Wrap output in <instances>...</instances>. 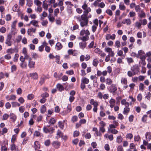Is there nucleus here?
I'll return each mask as SVG.
<instances>
[{
	"instance_id": "f257e3e1",
	"label": "nucleus",
	"mask_w": 151,
	"mask_h": 151,
	"mask_svg": "<svg viewBox=\"0 0 151 151\" xmlns=\"http://www.w3.org/2000/svg\"><path fill=\"white\" fill-rule=\"evenodd\" d=\"M91 17V14L86 16L84 14H83L81 16L76 17V18L80 22L81 26L83 27L87 25L88 22V19Z\"/></svg>"
},
{
	"instance_id": "f03ea898",
	"label": "nucleus",
	"mask_w": 151,
	"mask_h": 151,
	"mask_svg": "<svg viewBox=\"0 0 151 151\" xmlns=\"http://www.w3.org/2000/svg\"><path fill=\"white\" fill-rule=\"evenodd\" d=\"M54 130L53 127H50V125L44 126L43 128V132L46 133L52 134Z\"/></svg>"
},
{
	"instance_id": "7ed1b4c3",
	"label": "nucleus",
	"mask_w": 151,
	"mask_h": 151,
	"mask_svg": "<svg viewBox=\"0 0 151 151\" xmlns=\"http://www.w3.org/2000/svg\"><path fill=\"white\" fill-rule=\"evenodd\" d=\"M12 34L9 33L7 34V38L5 41V44L8 46H10L12 45V42L11 40Z\"/></svg>"
},
{
	"instance_id": "20e7f679",
	"label": "nucleus",
	"mask_w": 151,
	"mask_h": 151,
	"mask_svg": "<svg viewBox=\"0 0 151 151\" xmlns=\"http://www.w3.org/2000/svg\"><path fill=\"white\" fill-rule=\"evenodd\" d=\"M137 57L139 58L140 59H145L146 55L143 50H140L138 51Z\"/></svg>"
},
{
	"instance_id": "39448f33",
	"label": "nucleus",
	"mask_w": 151,
	"mask_h": 151,
	"mask_svg": "<svg viewBox=\"0 0 151 151\" xmlns=\"http://www.w3.org/2000/svg\"><path fill=\"white\" fill-rule=\"evenodd\" d=\"M104 51L108 53H109L108 55H110L111 57H113L114 55V51H113L112 49L110 47H106L104 49Z\"/></svg>"
},
{
	"instance_id": "423d86ee",
	"label": "nucleus",
	"mask_w": 151,
	"mask_h": 151,
	"mask_svg": "<svg viewBox=\"0 0 151 151\" xmlns=\"http://www.w3.org/2000/svg\"><path fill=\"white\" fill-rule=\"evenodd\" d=\"M131 71L134 73V75L138 73L139 72V68L137 65H135L131 68Z\"/></svg>"
},
{
	"instance_id": "0eeeda50",
	"label": "nucleus",
	"mask_w": 151,
	"mask_h": 151,
	"mask_svg": "<svg viewBox=\"0 0 151 151\" xmlns=\"http://www.w3.org/2000/svg\"><path fill=\"white\" fill-rule=\"evenodd\" d=\"M10 149L12 151H20L21 148H20L18 146H17L14 143H11L10 145Z\"/></svg>"
},
{
	"instance_id": "6e6552de",
	"label": "nucleus",
	"mask_w": 151,
	"mask_h": 151,
	"mask_svg": "<svg viewBox=\"0 0 151 151\" xmlns=\"http://www.w3.org/2000/svg\"><path fill=\"white\" fill-rule=\"evenodd\" d=\"M31 24L35 27H39V26L38 24V22L35 19H33L28 24V25L29 26Z\"/></svg>"
},
{
	"instance_id": "1a4fd4ad",
	"label": "nucleus",
	"mask_w": 151,
	"mask_h": 151,
	"mask_svg": "<svg viewBox=\"0 0 151 151\" xmlns=\"http://www.w3.org/2000/svg\"><path fill=\"white\" fill-rule=\"evenodd\" d=\"M116 35L114 34L112 35L110 34H107L106 35L105 39L107 40H109L110 39L114 40L115 39Z\"/></svg>"
},
{
	"instance_id": "9d476101",
	"label": "nucleus",
	"mask_w": 151,
	"mask_h": 151,
	"mask_svg": "<svg viewBox=\"0 0 151 151\" xmlns=\"http://www.w3.org/2000/svg\"><path fill=\"white\" fill-rule=\"evenodd\" d=\"M36 31V28H34L32 27L29 28L27 30V33L28 35L32 36V35L33 32L35 33Z\"/></svg>"
},
{
	"instance_id": "9b49d317",
	"label": "nucleus",
	"mask_w": 151,
	"mask_h": 151,
	"mask_svg": "<svg viewBox=\"0 0 151 151\" xmlns=\"http://www.w3.org/2000/svg\"><path fill=\"white\" fill-rule=\"evenodd\" d=\"M52 145L55 149H58L60 147V143L58 141H54L52 143Z\"/></svg>"
},
{
	"instance_id": "f8f14e48",
	"label": "nucleus",
	"mask_w": 151,
	"mask_h": 151,
	"mask_svg": "<svg viewBox=\"0 0 151 151\" xmlns=\"http://www.w3.org/2000/svg\"><path fill=\"white\" fill-rule=\"evenodd\" d=\"M5 98L7 101L10 100H14L16 99V96L15 95H12L10 96L7 95L6 96Z\"/></svg>"
},
{
	"instance_id": "ddd939ff",
	"label": "nucleus",
	"mask_w": 151,
	"mask_h": 151,
	"mask_svg": "<svg viewBox=\"0 0 151 151\" xmlns=\"http://www.w3.org/2000/svg\"><path fill=\"white\" fill-rule=\"evenodd\" d=\"M40 145L38 141H36L35 142L33 147L35 150H37L40 148Z\"/></svg>"
},
{
	"instance_id": "4468645a",
	"label": "nucleus",
	"mask_w": 151,
	"mask_h": 151,
	"mask_svg": "<svg viewBox=\"0 0 151 151\" xmlns=\"http://www.w3.org/2000/svg\"><path fill=\"white\" fill-rule=\"evenodd\" d=\"M117 90V87L115 85L112 84L110 87V91L111 92L114 93Z\"/></svg>"
},
{
	"instance_id": "2eb2a0df",
	"label": "nucleus",
	"mask_w": 151,
	"mask_h": 151,
	"mask_svg": "<svg viewBox=\"0 0 151 151\" xmlns=\"http://www.w3.org/2000/svg\"><path fill=\"white\" fill-rule=\"evenodd\" d=\"M87 43L86 42H82L79 43L80 47L83 50L86 46Z\"/></svg>"
},
{
	"instance_id": "dca6fc26",
	"label": "nucleus",
	"mask_w": 151,
	"mask_h": 151,
	"mask_svg": "<svg viewBox=\"0 0 151 151\" xmlns=\"http://www.w3.org/2000/svg\"><path fill=\"white\" fill-rule=\"evenodd\" d=\"M121 103L122 105H124L125 107H128L129 105V103L125 99L122 100Z\"/></svg>"
},
{
	"instance_id": "f3484780",
	"label": "nucleus",
	"mask_w": 151,
	"mask_h": 151,
	"mask_svg": "<svg viewBox=\"0 0 151 151\" xmlns=\"http://www.w3.org/2000/svg\"><path fill=\"white\" fill-rule=\"evenodd\" d=\"M35 64V62L32 60H30L29 61L28 66L29 68H34V65Z\"/></svg>"
},
{
	"instance_id": "a211bd4d",
	"label": "nucleus",
	"mask_w": 151,
	"mask_h": 151,
	"mask_svg": "<svg viewBox=\"0 0 151 151\" xmlns=\"http://www.w3.org/2000/svg\"><path fill=\"white\" fill-rule=\"evenodd\" d=\"M124 24H126L127 25H129L131 23V21L129 19H124L122 22Z\"/></svg>"
},
{
	"instance_id": "6ab92c4d",
	"label": "nucleus",
	"mask_w": 151,
	"mask_h": 151,
	"mask_svg": "<svg viewBox=\"0 0 151 151\" xmlns=\"http://www.w3.org/2000/svg\"><path fill=\"white\" fill-rule=\"evenodd\" d=\"M145 136L146 140L147 141H150L151 139V134L150 132H147L145 134Z\"/></svg>"
},
{
	"instance_id": "aec40b11",
	"label": "nucleus",
	"mask_w": 151,
	"mask_h": 151,
	"mask_svg": "<svg viewBox=\"0 0 151 151\" xmlns=\"http://www.w3.org/2000/svg\"><path fill=\"white\" fill-rule=\"evenodd\" d=\"M138 16L141 18H144L146 16V14L143 10H141L140 12L138 13Z\"/></svg>"
},
{
	"instance_id": "412c9836",
	"label": "nucleus",
	"mask_w": 151,
	"mask_h": 151,
	"mask_svg": "<svg viewBox=\"0 0 151 151\" xmlns=\"http://www.w3.org/2000/svg\"><path fill=\"white\" fill-rule=\"evenodd\" d=\"M56 88L59 91H62L64 90L63 86L60 83H58L57 85Z\"/></svg>"
},
{
	"instance_id": "4be33fe9",
	"label": "nucleus",
	"mask_w": 151,
	"mask_h": 151,
	"mask_svg": "<svg viewBox=\"0 0 151 151\" xmlns=\"http://www.w3.org/2000/svg\"><path fill=\"white\" fill-rule=\"evenodd\" d=\"M65 120H63V122L59 121L58 122V126L60 127V129H63L64 126L65 124Z\"/></svg>"
},
{
	"instance_id": "5701e85b",
	"label": "nucleus",
	"mask_w": 151,
	"mask_h": 151,
	"mask_svg": "<svg viewBox=\"0 0 151 151\" xmlns=\"http://www.w3.org/2000/svg\"><path fill=\"white\" fill-rule=\"evenodd\" d=\"M29 75L30 77H32L34 79H36L38 78V74L36 72L30 73Z\"/></svg>"
},
{
	"instance_id": "b1692460",
	"label": "nucleus",
	"mask_w": 151,
	"mask_h": 151,
	"mask_svg": "<svg viewBox=\"0 0 151 151\" xmlns=\"http://www.w3.org/2000/svg\"><path fill=\"white\" fill-rule=\"evenodd\" d=\"M104 137L106 139L108 138L111 141L113 139V136L112 134L109 135L106 134L104 135Z\"/></svg>"
},
{
	"instance_id": "393cba45",
	"label": "nucleus",
	"mask_w": 151,
	"mask_h": 151,
	"mask_svg": "<svg viewBox=\"0 0 151 151\" xmlns=\"http://www.w3.org/2000/svg\"><path fill=\"white\" fill-rule=\"evenodd\" d=\"M83 14L86 15H89L90 14H88V13L91 11V9L90 7H87L85 9H84Z\"/></svg>"
},
{
	"instance_id": "a878e982",
	"label": "nucleus",
	"mask_w": 151,
	"mask_h": 151,
	"mask_svg": "<svg viewBox=\"0 0 151 151\" xmlns=\"http://www.w3.org/2000/svg\"><path fill=\"white\" fill-rule=\"evenodd\" d=\"M83 14L86 15H89L90 14H88V13L91 11V9L90 7H87L85 9H84Z\"/></svg>"
},
{
	"instance_id": "bb28decb",
	"label": "nucleus",
	"mask_w": 151,
	"mask_h": 151,
	"mask_svg": "<svg viewBox=\"0 0 151 151\" xmlns=\"http://www.w3.org/2000/svg\"><path fill=\"white\" fill-rule=\"evenodd\" d=\"M89 36L88 35H85L83 37H81L79 38L80 40L82 41V42H86L89 39Z\"/></svg>"
},
{
	"instance_id": "cd10ccee",
	"label": "nucleus",
	"mask_w": 151,
	"mask_h": 151,
	"mask_svg": "<svg viewBox=\"0 0 151 151\" xmlns=\"http://www.w3.org/2000/svg\"><path fill=\"white\" fill-rule=\"evenodd\" d=\"M130 111V108L128 107H125L124 109L123 114L127 115Z\"/></svg>"
},
{
	"instance_id": "c85d7f7f",
	"label": "nucleus",
	"mask_w": 151,
	"mask_h": 151,
	"mask_svg": "<svg viewBox=\"0 0 151 151\" xmlns=\"http://www.w3.org/2000/svg\"><path fill=\"white\" fill-rule=\"evenodd\" d=\"M62 47V45L61 43L59 42L57 43L55 45V48L58 50H60Z\"/></svg>"
},
{
	"instance_id": "c756f323",
	"label": "nucleus",
	"mask_w": 151,
	"mask_h": 151,
	"mask_svg": "<svg viewBox=\"0 0 151 151\" xmlns=\"http://www.w3.org/2000/svg\"><path fill=\"white\" fill-rule=\"evenodd\" d=\"M81 82L85 84H87L89 82V80L86 77H83L81 79Z\"/></svg>"
},
{
	"instance_id": "7c9ffc66",
	"label": "nucleus",
	"mask_w": 151,
	"mask_h": 151,
	"mask_svg": "<svg viewBox=\"0 0 151 151\" xmlns=\"http://www.w3.org/2000/svg\"><path fill=\"white\" fill-rule=\"evenodd\" d=\"M106 83L107 85H110L113 83V81L110 78H108L106 79Z\"/></svg>"
},
{
	"instance_id": "2f4dec72",
	"label": "nucleus",
	"mask_w": 151,
	"mask_h": 151,
	"mask_svg": "<svg viewBox=\"0 0 151 151\" xmlns=\"http://www.w3.org/2000/svg\"><path fill=\"white\" fill-rule=\"evenodd\" d=\"M48 17L49 21L51 23H52L54 22L55 18L52 15L49 14Z\"/></svg>"
},
{
	"instance_id": "473e14b6",
	"label": "nucleus",
	"mask_w": 151,
	"mask_h": 151,
	"mask_svg": "<svg viewBox=\"0 0 151 151\" xmlns=\"http://www.w3.org/2000/svg\"><path fill=\"white\" fill-rule=\"evenodd\" d=\"M119 8L121 10H124L126 9V7L124 4L122 2H121L119 4Z\"/></svg>"
},
{
	"instance_id": "72a5a7b5",
	"label": "nucleus",
	"mask_w": 151,
	"mask_h": 151,
	"mask_svg": "<svg viewBox=\"0 0 151 151\" xmlns=\"http://www.w3.org/2000/svg\"><path fill=\"white\" fill-rule=\"evenodd\" d=\"M10 119L12 120V121L14 122L16 119L17 117L14 114L12 113L10 114Z\"/></svg>"
},
{
	"instance_id": "f704fd0d",
	"label": "nucleus",
	"mask_w": 151,
	"mask_h": 151,
	"mask_svg": "<svg viewBox=\"0 0 151 151\" xmlns=\"http://www.w3.org/2000/svg\"><path fill=\"white\" fill-rule=\"evenodd\" d=\"M121 83L123 85H126L127 83V79L125 78H122L121 79Z\"/></svg>"
},
{
	"instance_id": "c9c22d12",
	"label": "nucleus",
	"mask_w": 151,
	"mask_h": 151,
	"mask_svg": "<svg viewBox=\"0 0 151 151\" xmlns=\"http://www.w3.org/2000/svg\"><path fill=\"white\" fill-rule=\"evenodd\" d=\"M40 19L41 20H42L44 19V18L47 17V13L45 12H43L41 14H40Z\"/></svg>"
},
{
	"instance_id": "e433bc0d",
	"label": "nucleus",
	"mask_w": 151,
	"mask_h": 151,
	"mask_svg": "<svg viewBox=\"0 0 151 151\" xmlns=\"http://www.w3.org/2000/svg\"><path fill=\"white\" fill-rule=\"evenodd\" d=\"M20 66L22 68H26L27 67V63L26 62H21L20 63Z\"/></svg>"
},
{
	"instance_id": "4c0bfd02",
	"label": "nucleus",
	"mask_w": 151,
	"mask_h": 151,
	"mask_svg": "<svg viewBox=\"0 0 151 151\" xmlns=\"http://www.w3.org/2000/svg\"><path fill=\"white\" fill-rule=\"evenodd\" d=\"M46 78V76L44 77H41L40 79V81H39V83L41 85H42L45 82V79Z\"/></svg>"
},
{
	"instance_id": "58836bf2",
	"label": "nucleus",
	"mask_w": 151,
	"mask_h": 151,
	"mask_svg": "<svg viewBox=\"0 0 151 151\" xmlns=\"http://www.w3.org/2000/svg\"><path fill=\"white\" fill-rule=\"evenodd\" d=\"M108 132L114 134H116L118 132V131L116 129H109V128H108Z\"/></svg>"
},
{
	"instance_id": "ea45409f",
	"label": "nucleus",
	"mask_w": 151,
	"mask_h": 151,
	"mask_svg": "<svg viewBox=\"0 0 151 151\" xmlns=\"http://www.w3.org/2000/svg\"><path fill=\"white\" fill-rule=\"evenodd\" d=\"M17 135L16 134H14L12 136V138L11 139V143H15Z\"/></svg>"
},
{
	"instance_id": "a19ab883",
	"label": "nucleus",
	"mask_w": 151,
	"mask_h": 151,
	"mask_svg": "<svg viewBox=\"0 0 151 151\" xmlns=\"http://www.w3.org/2000/svg\"><path fill=\"white\" fill-rule=\"evenodd\" d=\"M26 5L29 7H31L33 4V2L32 0H26Z\"/></svg>"
},
{
	"instance_id": "79ce46f5",
	"label": "nucleus",
	"mask_w": 151,
	"mask_h": 151,
	"mask_svg": "<svg viewBox=\"0 0 151 151\" xmlns=\"http://www.w3.org/2000/svg\"><path fill=\"white\" fill-rule=\"evenodd\" d=\"M12 107H15L17 106H19L20 105L17 102H13L11 103Z\"/></svg>"
},
{
	"instance_id": "37998d69",
	"label": "nucleus",
	"mask_w": 151,
	"mask_h": 151,
	"mask_svg": "<svg viewBox=\"0 0 151 151\" xmlns=\"http://www.w3.org/2000/svg\"><path fill=\"white\" fill-rule=\"evenodd\" d=\"M65 4L67 6L68 8H71L72 7L73 5L71 3L70 1H66L65 2Z\"/></svg>"
},
{
	"instance_id": "c03bdc74",
	"label": "nucleus",
	"mask_w": 151,
	"mask_h": 151,
	"mask_svg": "<svg viewBox=\"0 0 151 151\" xmlns=\"http://www.w3.org/2000/svg\"><path fill=\"white\" fill-rule=\"evenodd\" d=\"M145 88L144 84L142 83H140L139 85V90L142 91H143Z\"/></svg>"
},
{
	"instance_id": "a18cd8bd",
	"label": "nucleus",
	"mask_w": 151,
	"mask_h": 151,
	"mask_svg": "<svg viewBox=\"0 0 151 151\" xmlns=\"http://www.w3.org/2000/svg\"><path fill=\"white\" fill-rule=\"evenodd\" d=\"M99 63L98 59H95L93 60V65L94 66H97Z\"/></svg>"
},
{
	"instance_id": "49530a36",
	"label": "nucleus",
	"mask_w": 151,
	"mask_h": 151,
	"mask_svg": "<svg viewBox=\"0 0 151 151\" xmlns=\"http://www.w3.org/2000/svg\"><path fill=\"white\" fill-rule=\"evenodd\" d=\"M6 52L10 54H12L14 53L15 52V50L14 49H12V48H9L8 49L6 50Z\"/></svg>"
},
{
	"instance_id": "de8ad7c7",
	"label": "nucleus",
	"mask_w": 151,
	"mask_h": 151,
	"mask_svg": "<svg viewBox=\"0 0 151 151\" xmlns=\"http://www.w3.org/2000/svg\"><path fill=\"white\" fill-rule=\"evenodd\" d=\"M46 111V108L45 106L42 105L40 109L41 112L42 113H44Z\"/></svg>"
},
{
	"instance_id": "09e8293b",
	"label": "nucleus",
	"mask_w": 151,
	"mask_h": 151,
	"mask_svg": "<svg viewBox=\"0 0 151 151\" xmlns=\"http://www.w3.org/2000/svg\"><path fill=\"white\" fill-rule=\"evenodd\" d=\"M17 66L15 65H12L11 67V72L12 73H13L17 70Z\"/></svg>"
},
{
	"instance_id": "8fccbe9b",
	"label": "nucleus",
	"mask_w": 151,
	"mask_h": 151,
	"mask_svg": "<svg viewBox=\"0 0 151 151\" xmlns=\"http://www.w3.org/2000/svg\"><path fill=\"white\" fill-rule=\"evenodd\" d=\"M34 3L38 6H40L42 4V2L39 0H34Z\"/></svg>"
},
{
	"instance_id": "3c124183",
	"label": "nucleus",
	"mask_w": 151,
	"mask_h": 151,
	"mask_svg": "<svg viewBox=\"0 0 151 151\" xmlns=\"http://www.w3.org/2000/svg\"><path fill=\"white\" fill-rule=\"evenodd\" d=\"M115 47L119 48L121 46L120 42L119 40H116L115 41Z\"/></svg>"
},
{
	"instance_id": "603ef678",
	"label": "nucleus",
	"mask_w": 151,
	"mask_h": 151,
	"mask_svg": "<svg viewBox=\"0 0 151 151\" xmlns=\"http://www.w3.org/2000/svg\"><path fill=\"white\" fill-rule=\"evenodd\" d=\"M126 59L129 64L132 63L134 62V60L132 58L127 57L126 58Z\"/></svg>"
},
{
	"instance_id": "864d4df0",
	"label": "nucleus",
	"mask_w": 151,
	"mask_h": 151,
	"mask_svg": "<svg viewBox=\"0 0 151 151\" xmlns=\"http://www.w3.org/2000/svg\"><path fill=\"white\" fill-rule=\"evenodd\" d=\"M122 138L121 136H118L116 138V142L118 143H121L122 141Z\"/></svg>"
},
{
	"instance_id": "5fc2aeb1",
	"label": "nucleus",
	"mask_w": 151,
	"mask_h": 151,
	"mask_svg": "<svg viewBox=\"0 0 151 151\" xmlns=\"http://www.w3.org/2000/svg\"><path fill=\"white\" fill-rule=\"evenodd\" d=\"M11 32L12 33V35H14L17 34V30L15 28H11Z\"/></svg>"
},
{
	"instance_id": "6e6d98bb",
	"label": "nucleus",
	"mask_w": 151,
	"mask_h": 151,
	"mask_svg": "<svg viewBox=\"0 0 151 151\" xmlns=\"http://www.w3.org/2000/svg\"><path fill=\"white\" fill-rule=\"evenodd\" d=\"M135 11L138 13L141 11V8L140 7V6L139 5H136L135 8Z\"/></svg>"
},
{
	"instance_id": "4d7b16f0",
	"label": "nucleus",
	"mask_w": 151,
	"mask_h": 151,
	"mask_svg": "<svg viewBox=\"0 0 151 151\" xmlns=\"http://www.w3.org/2000/svg\"><path fill=\"white\" fill-rule=\"evenodd\" d=\"M17 22V20H15L13 22H12V24L11 25V28H15L16 24Z\"/></svg>"
},
{
	"instance_id": "13d9d810",
	"label": "nucleus",
	"mask_w": 151,
	"mask_h": 151,
	"mask_svg": "<svg viewBox=\"0 0 151 151\" xmlns=\"http://www.w3.org/2000/svg\"><path fill=\"white\" fill-rule=\"evenodd\" d=\"M147 116L146 115H144L142 118V122H145L147 120Z\"/></svg>"
},
{
	"instance_id": "bf43d9fd",
	"label": "nucleus",
	"mask_w": 151,
	"mask_h": 151,
	"mask_svg": "<svg viewBox=\"0 0 151 151\" xmlns=\"http://www.w3.org/2000/svg\"><path fill=\"white\" fill-rule=\"evenodd\" d=\"M19 57V55L18 54H16L14 55V58L13 60L15 62H16L18 60V58Z\"/></svg>"
},
{
	"instance_id": "052dcab7",
	"label": "nucleus",
	"mask_w": 151,
	"mask_h": 151,
	"mask_svg": "<svg viewBox=\"0 0 151 151\" xmlns=\"http://www.w3.org/2000/svg\"><path fill=\"white\" fill-rule=\"evenodd\" d=\"M9 116L7 114H5L3 116L2 120H6L8 118Z\"/></svg>"
},
{
	"instance_id": "680f3d73",
	"label": "nucleus",
	"mask_w": 151,
	"mask_h": 151,
	"mask_svg": "<svg viewBox=\"0 0 151 151\" xmlns=\"http://www.w3.org/2000/svg\"><path fill=\"white\" fill-rule=\"evenodd\" d=\"M133 137V135L131 133L127 134L126 135V138H127L131 139Z\"/></svg>"
},
{
	"instance_id": "e2e57ef3",
	"label": "nucleus",
	"mask_w": 151,
	"mask_h": 151,
	"mask_svg": "<svg viewBox=\"0 0 151 151\" xmlns=\"http://www.w3.org/2000/svg\"><path fill=\"white\" fill-rule=\"evenodd\" d=\"M22 39V36L21 35H19L17 36V37L16 40L17 43H19L20 42Z\"/></svg>"
},
{
	"instance_id": "0e129e2a",
	"label": "nucleus",
	"mask_w": 151,
	"mask_h": 151,
	"mask_svg": "<svg viewBox=\"0 0 151 151\" xmlns=\"http://www.w3.org/2000/svg\"><path fill=\"white\" fill-rule=\"evenodd\" d=\"M142 99V95L141 93L139 94L137 96V100L139 101H140Z\"/></svg>"
},
{
	"instance_id": "69168bd1",
	"label": "nucleus",
	"mask_w": 151,
	"mask_h": 151,
	"mask_svg": "<svg viewBox=\"0 0 151 151\" xmlns=\"http://www.w3.org/2000/svg\"><path fill=\"white\" fill-rule=\"evenodd\" d=\"M59 12V10L58 8L55 9L54 11V15L55 16H57Z\"/></svg>"
},
{
	"instance_id": "338daca9",
	"label": "nucleus",
	"mask_w": 151,
	"mask_h": 151,
	"mask_svg": "<svg viewBox=\"0 0 151 151\" xmlns=\"http://www.w3.org/2000/svg\"><path fill=\"white\" fill-rule=\"evenodd\" d=\"M129 15L130 17H134L136 15V13L132 11L129 12Z\"/></svg>"
},
{
	"instance_id": "774afa93",
	"label": "nucleus",
	"mask_w": 151,
	"mask_h": 151,
	"mask_svg": "<svg viewBox=\"0 0 151 151\" xmlns=\"http://www.w3.org/2000/svg\"><path fill=\"white\" fill-rule=\"evenodd\" d=\"M24 57L25 59L28 60V61L32 60L31 58L27 54L24 55Z\"/></svg>"
}]
</instances>
